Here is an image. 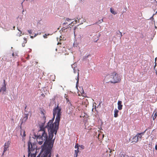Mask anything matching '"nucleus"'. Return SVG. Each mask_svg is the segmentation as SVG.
Segmentation results:
<instances>
[{
  "label": "nucleus",
  "instance_id": "1",
  "mask_svg": "<svg viewBox=\"0 0 157 157\" xmlns=\"http://www.w3.org/2000/svg\"><path fill=\"white\" fill-rule=\"evenodd\" d=\"M36 136V141L38 144L41 145V151L37 157H51V151L53 146L55 137L53 140L54 134L56 135L58 128H48L49 136L45 130V128H40ZM28 157H36V146L32 143L30 140L28 142Z\"/></svg>",
  "mask_w": 157,
  "mask_h": 157
},
{
  "label": "nucleus",
  "instance_id": "2",
  "mask_svg": "<svg viewBox=\"0 0 157 157\" xmlns=\"http://www.w3.org/2000/svg\"><path fill=\"white\" fill-rule=\"evenodd\" d=\"M61 109L58 105L53 109V117L48 123V128H58L61 116Z\"/></svg>",
  "mask_w": 157,
  "mask_h": 157
},
{
  "label": "nucleus",
  "instance_id": "3",
  "mask_svg": "<svg viewBox=\"0 0 157 157\" xmlns=\"http://www.w3.org/2000/svg\"><path fill=\"white\" fill-rule=\"evenodd\" d=\"M106 78L109 80V82L113 83H118L121 80V77L115 72H114L107 75Z\"/></svg>",
  "mask_w": 157,
  "mask_h": 157
},
{
  "label": "nucleus",
  "instance_id": "4",
  "mask_svg": "<svg viewBox=\"0 0 157 157\" xmlns=\"http://www.w3.org/2000/svg\"><path fill=\"white\" fill-rule=\"evenodd\" d=\"M27 105L25 107V113L24 116L21 120V125L23 123H25L28 119V115H29L27 111L26 110L27 108Z\"/></svg>",
  "mask_w": 157,
  "mask_h": 157
},
{
  "label": "nucleus",
  "instance_id": "5",
  "mask_svg": "<svg viewBox=\"0 0 157 157\" xmlns=\"http://www.w3.org/2000/svg\"><path fill=\"white\" fill-rule=\"evenodd\" d=\"M74 72L75 73H77V78L76 79L77 80L76 84V86L77 87H78V83L79 82V70L77 68L76 69L75 68V67H74V68L73 69Z\"/></svg>",
  "mask_w": 157,
  "mask_h": 157
},
{
  "label": "nucleus",
  "instance_id": "6",
  "mask_svg": "<svg viewBox=\"0 0 157 157\" xmlns=\"http://www.w3.org/2000/svg\"><path fill=\"white\" fill-rule=\"evenodd\" d=\"M10 144V141H8L5 143L4 146V149L3 150V153H5L6 151L9 150L8 148Z\"/></svg>",
  "mask_w": 157,
  "mask_h": 157
},
{
  "label": "nucleus",
  "instance_id": "7",
  "mask_svg": "<svg viewBox=\"0 0 157 157\" xmlns=\"http://www.w3.org/2000/svg\"><path fill=\"white\" fill-rule=\"evenodd\" d=\"M147 130L146 129L144 132L138 133L136 135V136L137 138V140L138 141H140L141 140L142 135H144V133L145 132V131Z\"/></svg>",
  "mask_w": 157,
  "mask_h": 157
},
{
  "label": "nucleus",
  "instance_id": "8",
  "mask_svg": "<svg viewBox=\"0 0 157 157\" xmlns=\"http://www.w3.org/2000/svg\"><path fill=\"white\" fill-rule=\"evenodd\" d=\"M122 101H118L117 103L118 109L119 110H121L122 109L123 105H122Z\"/></svg>",
  "mask_w": 157,
  "mask_h": 157
},
{
  "label": "nucleus",
  "instance_id": "9",
  "mask_svg": "<svg viewBox=\"0 0 157 157\" xmlns=\"http://www.w3.org/2000/svg\"><path fill=\"white\" fill-rule=\"evenodd\" d=\"M4 86H3L0 90V92L2 91V93L3 94H4V92H5L6 90V84H5V80H4Z\"/></svg>",
  "mask_w": 157,
  "mask_h": 157
},
{
  "label": "nucleus",
  "instance_id": "10",
  "mask_svg": "<svg viewBox=\"0 0 157 157\" xmlns=\"http://www.w3.org/2000/svg\"><path fill=\"white\" fill-rule=\"evenodd\" d=\"M43 122L41 123L40 122H39L38 123L39 125L40 128H48V125L45 127H44V125L45 123V121L43 120Z\"/></svg>",
  "mask_w": 157,
  "mask_h": 157
},
{
  "label": "nucleus",
  "instance_id": "11",
  "mask_svg": "<svg viewBox=\"0 0 157 157\" xmlns=\"http://www.w3.org/2000/svg\"><path fill=\"white\" fill-rule=\"evenodd\" d=\"M66 112L68 114H70L71 113L73 112L72 108H70L69 107H67V108Z\"/></svg>",
  "mask_w": 157,
  "mask_h": 157
},
{
  "label": "nucleus",
  "instance_id": "12",
  "mask_svg": "<svg viewBox=\"0 0 157 157\" xmlns=\"http://www.w3.org/2000/svg\"><path fill=\"white\" fill-rule=\"evenodd\" d=\"M130 140L132 141V143H136L138 142L136 136L133 137V138L131 137L130 138Z\"/></svg>",
  "mask_w": 157,
  "mask_h": 157
},
{
  "label": "nucleus",
  "instance_id": "13",
  "mask_svg": "<svg viewBox=\"0 0 157 157\" xmlns=\"http://www.w3.org/2000/svg\"><path fill=\"white\" fill-rule=\"evenodd\" d=\"M21 131V135L24 137L25 136V131L24 129H22L21 128L20 130Z\"/></svg>",
  "mask_w": 157,
  "mask_h": 157
},
{
  "label": "nucleus",
  "instance_id": "14",
  "mask_svg": "<svg viewBox=\"0 0 157 157\" xmlns=\"http://www.w3.org/2000/svg\"><path fill=\"white\" fill-rule=\"evenodd\" d=\"M119 110L117 109H116L114 110V117H117L118 116V113Z\"/></svg>",
  "mask_w": 157,
  "mask_h": 157
},
{
  "label": "nucleus",
  "instance_id": "15",
  "mask_svg": "<svg viewBox=\"0 0 157 157\" xmlns=\"http://www.w3.org/2000/svg\"><path fill=\"white\" fill-rule=\"evenodd\" d=\"M116 33L117 34V36L119 37L120 38H121L122 36L121 33L119 31H118L116 32Z\"/></svg>",
  "mask_w": 157,
  "mask_h": 157
},
{
  "label": "nucleus",
  "instance_id": "16",
  "mask_svg": "<svg viewBox=\"0 0 157 157\" xmlns=\"http://www.w3.org/2000/svg\"><path fill=\"white\" fill-rule=\"evenodd\" d=\"M79 149H77L75 151V157H77L78 156V153L79 152Z\"/></svg>",
  "mask_w": 157,
  "mask_h": 157
},
{
  "label": "nucleus",
  "instance_id": "17",
  "mask_svg": "<svg viewBox=\"0 0 157 157\" xmlns=\"http://www.w3.org/2000/svg\"><path fill=\"white\" fill-rule=\"evenodd\" d=\"M41 113L43 116V120L45 121L46 117L45 116L44 113L42 111H41Z\"/></svg>",
  "mask_w": 157,
  "mask_h": 157
},
{
  "label": "nucleus",
  "instance_id": "18",
  "mask_svg": "<svg viewBox=\"0 0 157 157\" xmlns=\"http://www.w3.org/2000/svg\"><path fill=\"white\" fill-rule=\"evenodd\" d=\"M110 11L113 14H117L116 12L113 9L111 8L110 9Z\"/></svg>",
  "mask_w": 157,
  "mask_h": 157
},
{
  "label": "nucleus",
  "instance_id": "19",
  "mask_svg": "<svg viewBox=\"0 0 157 157\" xmlns=\"http://www.w3.org/2000/svg\"><path fill=\"white\" fill-rule=\"evenodd\" d=\"M76 64H77L76 63H74V64H73L71 65L72 67V68H73V69L74 68V67H75V68L76 69L77 68Z\"/></svg>",
  "mask_w": 157,
  "mask_h": 157
},
{
  "label": "nucleus",
  "instance_id": "20",
  "mask_svg": "<svg viewBox=\"0 0 157 157\" xmlns=\"http://www.w3.org/2000/svg\"><path fill=\"white\" fill-rule=\"evenodd\" d=\"M79 146V145L77 144L75 146V148L76 149H79L78 147Z\"/></svg>",
  "mask_w": 157,
  "mask_h": 157
},
{
  "label": "nucleus",
  "instance_id": "21",
  "mask_svg": "<svg viewBox=\"0 0 157 157\" xmlns=\"http://www.w3.org/2000/svg\"><path fill=\"white\" fill-rule=\"evenodd\" d=\"M66 100L67 101V102L68 103V104H71V103L69 101V100L68 98H66Z\"/></svg>",
  "mask_w": 157,
  "mask_h": 157
},
{
  "label": "nucleus",
  "instance_id": "22",
  "mask_svg": "<svg viewBox=\"0 0 157 157\" xmlns=\"http://www.w3.org/2000/svg\"><path fill=\"white\" fill-rule=\"evenodd\" d=\"M82 149H84L85 148V147L83 145H81L80 146H79Z\"/></svg>",
  "mask_w": 157,
  "mask_h": 157
},
{
  "label": "nucleus",
  "instance_id": "23",
  "mask_svg": "<svg viewBox=\"0 0 157 157\" xmlns=\"http://www.w3.org/2000/svg\"><path fill=\"white\" fill-rule=\"evenodd\" d=\"M28 31L29 33V34H32L33 31L31 30H28Z\"/></svg>",
  "mask_w": 157,
  "mask_h": 157
},
{
  "label": "nucleus",
  "instance_id": "24",
  "mask_svg": "<svg viewBox=\"0 0 157 157\" xmlns=\"http://www.w3.org/2000/svg\"><path fill=\"white\" fill-rule=\"evenodd\" d=\"M37 34H35V35H34V36H31L30 37H31V38L33 39V37H36V36H37Z\"/></svg>",
  "mask_w": 157,
  "mask_h": 157
},
{
  "label": "nucleus",
  "instance_id": "25",
  "mask_svg": "<svg viewBox=\"0 0 157 157\" xmlns=\"http://www.w3.org/2000/svg\"><path fill=\"white\" fill-rule=\"evenodd\" d=\"M71 19H70L68 18H67L66 19V21H71Z\"/></svg>",
  "mask_w": 157,
  "mask_h": 157
},
{
  "label": "nucleus",
  "instance_id": "26",
  "mask_svg": "<svg viewBox=\"0 0 157 157\" xmlns=\"http://www.w3.org/2000/svg\"><path fill=\"white\" fill-rule=\"evenodd\" d=\"M68 24V23H67V22H64L63 23V26H64L66 24Z\"/></svg>",
  "mask_w": 157,
  "mask_h": 157
},
{
  "label": "nucleus",
  "instance_id": "27",
  "mask_svg": "<svg viewBox=\"0 0 157 157\" xmlns=\"http://www.w3.org/2000/svg\"><path fill=\"white\" fill-rule=\"evenodd\" d=\"M90 56V55H88L87 56H86L85 58H87Z\"/></svg>",
  "mask_w": 157,
  "mask_h": 157
},
{
  "label": "nucleus",
  "instance_id": "28",
  "mask_svg": "<svg viewBox=\"0 0 157 157\" xmlns=\"http://www.w3.org/2000/svg\"><path fill=\"white\" fill-rule=\"evenodd\" d=\"M46 36H47V35L46 34H45L43 36L44 38H47V37Z\"/></svg>",
  "mask_w": 157,
  "mask_h": 157
},
{
  "label": "nucleus",
  "instance_id": "29",
  "mask_svg": "<svg viewBox=\"0 0 157 157\" xmlns=\"http://www.w3.org/2000/svg\"><path fill=\"white\" fill-rule=\"evenodd\" d=\"M155 149L156 150H157V145H156L155 147Z\"/></svg>",
  "mask_w": 157,
  "mask_h": 157
},
{
  "label": "nucleus",
  "instance_id": "30",
  "mask_svg": "<svg viewBox=\"0 0 157 157\" xmlns=\"http://www.w3.org/2000/svg\"><path fill=\"white\" fill-rule=\"evenodd\" d=\"M156 118V117L155 116H154L153 117V120H154Z\"/></svg>",
  "mask_w": 157,
  "mask_h": 157
},
{
  "label": "nucleus",
  "instance_id": "31",
  "mask_svg": "<svg viewBox=\"0 0 157 157\" xmlns=\"http://www.w3.org/2000/svg\"><path fill=\"white\" fill-rule=\"evenodd\" d=\"M69 27H68V28H66V29H63V31L64 30V31H65V30H66V29H67V28H68V29H69Z\"/></svg>",
  "mask_w": 157,
  "mask_h": 157
},
{
  "label": "nucleus",
  "instance_id": "32",
  "mask_svg": "<svg viewBox=\"0 0 157 157\" xmlns=\"http://www.w3.org/2000/svg\"><path fill=\"white\" fill-rule=\"evenodd\" d=\"M154 116H155L156 117V116H157V114L156 113H155L154 115Z\"/></svg>",
  "mask_w": 157,
  "mask_h": 157
},
{
  "label": "nucleus",
  "instance_id": "33",
  "mask_svg": "<svg viewBox=\"0 0 157 157\" xmlns=\"http://www.w3.org/2000/svg\"><path fill=\"white\" fill-rule=\"evenodd\" d=\"M101 21H100V22H99V23H101V22H103V19H102V20H101Z\"/></svg>",
  "mask_w": 157,
  "mask_h": 157
},
{
  "label": "nucleus",
  "instance_id": "34",
  "mask_svg": "<svg viewBox=\"0 0 157 157\" xmlns=\"http://www.w3.org/2000/svg\"><path fill=\"white\" fill-rule=\"evenodd\" d=\"M4 153H3H3H2V156H3V155H4Z\"/></svg>",
  "mask_w": 157,
  "mask_h": 157
},
{
  "label": "nucleus",
  "instance_id": "35",
  "mask_svg": "<svg viewBox=\"0 0 157 157\" xmlns=\"http://www.w3.org/2000/svg\"><path fill=\"white\" fill-rule=\"evenodd\" d=\"M75 23H74V24H75V23L76 24V22H77V20H75Z\"/></svg>",
  "mask_w": 157,
  "mask_h": 157
},
{
  "label": "nucleus",
  "instance_id": "36",
  "mask_svg": "<svg viewBox=\"0 0 157 157\" xmlns=\"http://www.w3.org/2000/svg\"><path fill=\"white\" fill-rule=\"evenodd\" d=\"M59 44H60V43H58L57 44L59 45Z\"/></svg>",
  "mask_w": 157,
  "mask_h": 157
},
{
  "label": "nucleus",
  "instance_id": "37",
  "mask_svg": "<svg viewBox=\"0 0 157 157\" xmlns=\"http://www.w3.org/2000/svg\"><path fill=\"white\" fill-rule=\"evenodd\" d=\"M17 29H18V30L19 31L21 32V31L20 30H19V29H18V28Z\"/></svg>",
  "mask_w": 157,
  "mask_h": 157
},
{
  "label": "nucleus",
  "instance_id": "38",
  "mask_svg": "<svg viewBox=\"0 0 157 157\" xmlns=\"http://www.w3.org/2000/svg\"><path fill=\"white\" fill-rule=\"evenodd\" d=\"M22 46H23V47H24V46H25V44H24V45H23H23H22Z\"/></svg>",
  "mask_w": 157,
  "mask_h": 157
},
{
  "label": "nucleus",
  "instance_id": "39",
  "mask_svg": "<svg viewBox=\"0 0 157 157\" xmlns=\"http://www.w3.org/2000/svg\"><path fill=\"white\" fill-rule=\"evenodd\" d=\"M12 55H13V56H14V53H13V54H12Z\"/></svg>",
  "mask_w": 157,
  "mask_h": 157
},
{
  "label": "nucleus",
  "instance_id": "40",
  "mask_svg": "<svg viewBox=\"0 0 157 157\" xmlns=\"http://www.w3.org/2000/svg\"><path fill=\"white\" fill-rule=\"evenodd\" d=\"M73 22H72L71 23V24H73Z\"/></svg>",
  "mask_w": 157,
  "mask_h": 157
},
{
  "label": "nucleus",
  "instance_id": "41",
  "mask_svg": "<svg viewBox=\"0 0 157 157\" xmlns=\"http://www.w3.org/2000/svg\"><path fill=\"white\" fill-rule=\"evenodd\" d=\"M23 3V2H22V3H21V4H22Z\"/></svg>",
  "mask_w": 157,
  "mask_h": 157
},
{
  "label": "nucleus",
  "instance_id": "42",
  "mask_svg": "<svg viewBox=\"0 0 157 157\" xmlns=\"http://www.w3.org/2000/svg\"><path fill=\"white\" fill-rule=\"evenodd\" d=\"M24 157H25V155H24Z\"/></svg>",
  "mask_w": 157,
  "mask_h": 157
}]
</instances>
